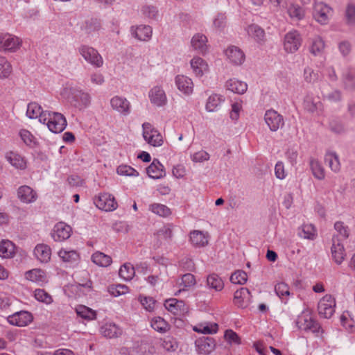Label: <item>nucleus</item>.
Returning a JSON list of instances; mask_svg holds the SVG:
<instances>
[{"instance_id":"nucleus-16","label":"nucleus","mask_w":355,"mask_h":355,"mask_svg":"<svg viewBox=\"0 0 355 355\" xmlns=\"http://www.w3.org/2000/svg\"><path fill=\"white\" fill-rule=\"evenodd\" d=\"M71 95L75 101L74 105L79 109L85 108L91 103V96L87 92L78 89H71Z\"/></svg>"},{"instance_id":"nucleus-18","label":"nucleus","mask_w":355,"mask_h":355,"mask_svg":"<svg viewBox=\"0 0 355 355\" xmlns=\"http://www.w3.org/2000/svg\"><path fill=\"white\" fill-rule=\"evenodd\" d=\"M252 295L249 289L247 288H241L234 293V304L241 308L248 306L251 301Z\"/></svg>"},{"instance_id":"nucleus-53","label":"nucleus","mask_w":355,"mask_h":355,"mask_svg":"<svg viewBox=\"0 0 355 355\" xmlns=\"http://www.w3.org/2000/svg\"><path fill=\"white\" fill-rule=\"evenodd\" d=\"M145 141L153 147L161 146L164 143L162 135H143Z\"/></svg>"},{"instance_id":"nucleus-24","label":"nucleus","mask_w":355,"mask_h":355,"mask_svg":"<svg viewBox=\"0 0 355 355\" xmlns=\"http://www.w3.org/2000/svg\"><path fill=\"white\" fill-rule=\"evenodd\" d=\"M191 68L197 77H202L209 71L207 63L201 58L196 56L190 61Z\"/></svg>"},{"instance_id":"nucleus-1","label":"nucleus","mask_w":355,"mask_h":355,"mask_svg":"<svg viewBox=\"0 0 355 355\" xmlns=\"http://www.w3.org/2000/svg\"><path fill=\"white\" fill-rule=\"evenodd\" d=\"M295 324L299 329L311 331L313 333H318L321 329L309 310H304L297 316Z\"/></svg>"},{"instance_id":"nucleus-56","label":"nucleus","mask_w":355,"mask_h":355,"mask_svg":"<svg viewBox=\"0 0 355 355\" xmlns=\"http://www.w3.org/2000/svg\"><path fill=\"white\" fill-rule=\"evenodd\" d=\"M248 280L247 273L243 270H237L232 274L230 281L235 284H244Z\"/></svg>"},{"instance_id":"nucleus-50","label":"nucleus","mask_w":355,"mask_h":355,"mask_svg":"<svg viewBox=\"0 0 355 355\" xmlns=\"http://www.w3.org/2000/svg\"><path fill=\"white\" fill-rule=\"evenodd\" d=\"M275 291L277 295L282 299L284 303H287L288 296V286L285 282H279L275 285Z\"/></svg>"},{"instance_id":"nucleus-60","label":"nucleus","mask_w":355,"mask_h":355,"mask_svg":"<svg viewBox=\"0 0 355 355\" xmlns=\"http://www.w3.org/2000/svg\"><path fill=\"white\" fill-rule=\"evenodd\" d=\"M242 110V101H236L232 104L230 117L232 121H237Z\"/></svg>"},{"instance_id":"nucleus-37","label":"nucleus","mask_w":355,"mask_h":355,"mask_svg":"<svg viewBox=\"0 0 355 355\" xmlns=\"http://www.w3.org/2000/svg\"><path fill=\"white\" fill-rule=\"evenodd\" d=\"M101 331L103 336L109 338L119 337L122 334V330L114 323L104 324L101 327Z\"/></svg>"},{"instance_id":"nucleus-55","label":"nucleus","mask_w":355,"mask_h":355,"mask_svg":"<svg viewBox=\"0 0 355 355\" xmlns=\"http://www.w3.org/2000/svg\"><path fill=\"white\" fill-rule=\"evenodd\" d=\"M34 297L37 301L46 304H50L53 302L52 297L44 289H35L34 291Z\"/></svg>"},{"instance_id":"nucleus-3","label":"nucleus","mask_w":355,"mask_h":355,"mask_svg":"<svg viewBox=\"0 0 355 355\" xmlns=\"http://www.w3.org/2000/svg\"><path fill=\"white\" fill-rule=\"evenodd\" d=\"M44 124H46L52 133H61L65 129L67 123L66 118L61 113L48 112Z\"/></svg>"},{"instance_id":"nucleus-4","label":"nucleus","mask_w":355,"mask_h":355,"mask_svg":"<svg viewBox=\"0 0 355 355\" xmlns=\"http://www.w3.org/2000/svg\"><path fill=\"white\" fill-rule=\"evenodd\" d=\"M333 9L324 2H316L313 6V16L319 24H327L333 16Z\"/></svg>"},{"instance_id":"nucleus-40","label":"nucleus","mask_w":355,"mask_h":355,"mask_svg":"<svg viewBox=\"0 0 355 355\" xmlns=\"http://www.w3.org/2000/svg\"><path fill=\"white\" fill-rule=\"evenodd\" d=\"M6 159L9 163L17 169L24 170L26 168V162L24 157L13 152L8 153Z\"/></svg>"},{"instance_id":"nucleus-12","label":"nucleus","mask_w":355,"mask_h":355,"mask_svg":"<svg viewBox=\"0 0 355 355\" xmlns=\"http://www.w3.org/2000/svg\"><path fill=\"white\" fill-rule=\"evenodd\" d=\"M303 107L306 111L315 114H320L322 110V104L319 97H315L309 93L304 98Z\"/></svg>"},{"instance_id":"nucleus-14","label":"nucleus","mask_w":355,"mask_h":355,"mask_svg":"<svg viewBox=\"0 0 355 355\" xmlns=\"http://www.w3.org/2000/svg\"><path fill=\"white\" fill-rule=\"evenodd\" d=\"M165 308L175 315H182L188 312V307L182 300L175 298L166 300L164 302Z\"/></svg>"},{"instance_id":"nucleus-36","label":"nucleus","mask_w":355,"mask_h":355,"mask_svg":"<svg viewBox=\"0 0 355 355\" xmlns=\"http://www.w3.org/2000/svg\"><path fill=\"white\" fill-rule=\"evenodd\" d=\"M15 254V245L9 240H2L0 242V257L9 259Z\"/></svg>"},{"instance_id":"nucleus-39","label":"nucleus","mask_w":355,"mask_h":355,"mask_svg":"<svg viewBox=\"0 0 355 355\" xmlns=\"http://www.w3.org/2000/svg\"><path fill=\"white\" fill-rule=\"evenodd\" d=\"M248 35L252 37L256 42L260 43L263 42L265 32L263 28L257 24H250L246 28Z\"/></svg>"},{"instance_id":"nucleus-59","label":"nucleus","mask_w":355,"mask_h":355,"mask_svg":"<svg viewBox=\"0 0 355 355\" xmlns=\"http://www.w3.org/2000/svg\"><path fill=\"white\" fill-rule=\"evenodd\" d=\"M305 15L304 9L299 6L292 5L290 6V17L300 20Z\"/></svg>"},{"instance_id":"nucleus-32","label":"nucleus","mask_w":355,"mask_h":355,"mask_svg":"<svg viewBox=\"0 0 355 355\" xmlns=\"http://www.w3.org/2000/svg\"><path fill=\"white\" fill-rule=\"evenodd\" d=\"M150 178L159 179L165 175L163 165L157 159H154L150 165L146 168Z\"/></svg>"},{"instance_id":"nucleus-22","label":"nucleus","mask_w":355,"mask_h":355,"mask_svg":"<svg viewBox=\"0 0 355 355\" xmlns=\"http://www.w3.org/2000/svg\"><path fill=\"white\" fill-rule=\"evenodd\" d=\"M324 163L335 173H338L341 170V164L338 155L331 150H327L324 157Z\"/></svg>"},{"instance_id":"nucleus-8","label":"nucleus","mask_w":355,"mask_h":355,"mask_svg":"<svg viewBox=\"0 0 355 355\" xmlns=\"http://www.w3.org/2000/svg\"><path fill=\"white\" fill-rule=\"evenodd\" d=\"M21 44V40L18 37L0 33V50L15 51Z\"/></svg>"},{"instance_id":"nucleus-10","label":"nucleus","mask_w":355,"mask_h":355,"mask_svg":"<svg viewBox=\"0 0 355 355\" xmlns=\"http://www.w3.org/2000/svg\"><path fill=\"white\" fill-rule=\"evenodd\" d=\"M264 119L270 130L272 132L277 131L284 125L282 116L274 110H267L265 113Z\"/></svg>"},{"instance_id":"nucleus-46","label":"nucleus","mask_w":355,"mask_h":355,"mask_svg":"<svg viewBox=\"0 0 355 355\" xmlns=\"http://www.w3.org/2000/svg\"><path fill=\"white\" fill-rule=\"evenodd\" d=\"M58 256L64 262H76L79 259L78 252L75 250H66L61 249L58 252Z\"/></svg>"},{"instance_id":"nucleus-28","label":"nucleus","mask_w":355,"mask_h":355,"mask_svg":"<svg viewBox=\"0 0 355 355\" xmlns=\"http://www.w3.org/2000/svg\"><path fill=\"white\" fill-rule=\"evenodd\" d=\"M34 254L40 262L47 263L51 259V249L46 244H37L34 249Z\"/></svg>"},{"instance_id":"nucleus-38","label":"nucleus","mask_w":355,"mask_h":355,"mask_svg":"<svg viewBox=\"0 0 355 355\" xmlns=\"http://www.w3.org/2000/svg\"><path fill=\"white\" fill-rule=\"evenodd\" d=\"M101 23L97 19H89L85 21L81 26L80 29L88 35H92L94 33L97 32L101 28Z\"/></svg>"},{"instance_id":"nucleus-51","label":"nucleus","mask_w":355,"mask_h":355,"mask_svg":"<svg viewBox=\"0 0 355 355\" xmlns=\"http://www.w3.org/2000/svg\"><path fill=\"white\" fill-rule=\"evenodd\" d=\"M76 313L82 318L88 320H94L96 318V312L85 306H80L78 307L76 309Z\"/></svg>"},{"instance_id":"nucleus-49","label":"nucleus","mask_w":355,"mask_h":355,"mask_svg":"<svg viewBox=\"0 0 355 355\" xmlns=\"http://www.w3.org/2000/svg\"><path fill=\"white\" fill-rule=\"evenodd\" d=\"M324 49V42L320 37H315L312 40L310 51L314 55L322 53Z\"/></svg>"},{"instance_id":"nucleus-33","label":"nucleus","mask_w":355,"mask_h":355,"mask_svg":"<svg viewBox=\"0 0 355 355\" xmlns=\"http://www.w3.org/2000/svg\"><path fill=\"white\" fill-rule=\"evenodd\" d=\"M309 166L313 177L318 180L325 178V170L320 161L315 157H310Z\"/></svg>"},{"instance_id":"nucleus-61","label":"nucleus","mask_w":355,"mask_h":355,"mask_svg":"<svg viewBox=\"0 0 355 355\" xmlns=\"http://www.w3.org/2000/svg\"><path fill=\"white\" fill-rule=\"evenodd\" d=\"M117 173L121 175L137 176L139 173L131 166L127 165L119 166L116 169Z\"/></svg>"},{"instance_id":"nucleus-20","label":"nucleus","mask_w":355,"mask_h":355,"mask_svg":"<svg viewBox=\"0 0 355 355\" xmlns=\"http://www.w3.org/2000/svg\"><path fill=\"white\" fill-rule=\"evenodd\" d=\"M334 228L335 232L332 236V241L340 240V242H343L349 237L350 230L344 222L336 221L334 223Z\"/></svg>"},{"instance_id":"nucleus-11","label":"nucleus","mask_w":355,"mask_h":355,"mask_svg":"<svg viewBox=\"0 0 355 355\" xmlns=\"http://www.w3.org/2000/svg\"><path fill=\"white\" fill-rule=\"evenodd\" d=\"M7 320L8 322L12 325L24 327L32 322L33 315L28 311H21L9 315Z\"/></svg>"},{"instance_id":"nucleus-21","label":"nucleus","mask_w":355,"mask_h":355,"mask_svg":"<svg viewBox=\"0 0 355 355\" xmlns=\"http://www.w3.org/2000/svg\"><path fill=\"white\" fill-rule=\"evenodd\" d=\"M17 197L24 203L34 202L37 198V193L30 187L24 185L17 189Z\"/></svg>"},{"instance_id":"nucleus-2","label":"nucleus","mask_w":355,"mask_h":355,"mask_svg":"<svg viewBox=\"0 0 355 355\" xmlns=\"http://www.w3.org/2000/svg\"><path fill=\"white\" fill-rule=\"evenodd\" d=\"M78 50L84 60L93 67L100 68L103 65V59L96 49L83 44L78 47Z\"/></svg>"},{"instance_id":"nucleus-23","label":"nucleus","mask_w":355,"mask_h":355,"mask_svg":"<svg viewBox=\"0 0 355 355\" xmlns=\"http://www.w3.org/2000/svg\"><path fill=\"white\" fill-rule=\"evenodd\" d=\"M207 38L201 33L195 34L191 40V46L193 50L199 53L205 54L207 50Z\"/></svg>"},{"instance_id":"nucleus-34","label":"nucleus","mask_w":355,"mask_h":355,"mask_svg":"<svg viewBox=\"0 0 355 355\" xmlns=\"http://www.w3.org/2000/svg\"><path fill=\"white\" fill-rule=\"evenodd\" d=\"M190 241L196 247H204L208 244V235L202 231L193 230L190 233Z\"/></svg>"},{"instance_id":"nucleus-41","label":"nucleus","mask_w":355,"mask_h":355,"mask_svg":"<svg viewBox=\"0 0 355 355\" xmlns=\"http://www.w3.org/2000/svg\"><path fill=\"white\" fill-rule=\"evenodd\" d=\"M25 277L26 279L36 283H43L46 280L45 272L37 268L26 272Z\"/></svg>"},{"instance_id":"nucleus-47","label":"nucleus","mask_w":355,"mask_h":355,"mask_svg":"<svg viewBox=\"0 0 355 355\" xmlns=\"http://www.w3.org/2000/svg\"><path fill=\"white\" fill-rule=\"evenodd\" d=\"M135 273L134 267L129 263H124L121 266L119 271V276L126 281L132 279Z\"/></svg>"},{"instance_id":"nucleus-35","label":"nucleus","mask_w":355,"mask_h":355,"mask_svg":"<svg viewBox=\"0 0 355 355\" xmlns=\"http://www.w3.org/2000/svg\"><path fill=\"white\" fill-rule=\"evenodd\" d=\"M207 286L216 292L222 291L224 288V282L222 278L216 273H211L207 277Z\"/></svg>"},{"instance_id":"nucleus-27","label":"nucleus","mask_w":355,"mask_h":355,"mask_svg":"<svg viewBox=\"0 0 355 355\" xmlns=\"http://www.w3.org/2000/svg\"><path fill=\"white\" fill-rule=\"evenodd\" d=\"M225 87L227 90L238 94H243L248 89L247 83L236 78L227 80Z\"/></svg>"},{"instance_id":"nucleus-29","label":"nucleus","mask_w":355,"mask_h":355,"mask_svg":"<svg viewBox=\"0 0 355 355\" xmlns=\"http://www.w3.org/2000/svg\"><path fill=\"white\" fill-rule=\"evenodd\" d=\"M175 84L178 89L186 94H190L193 92V83L192 80L187 76L183 75L177 76Z\"/></svg>"},{"instance_id":"nucleus-17","label":"nucleus","mask_w":355,"mask_h":355,"mask_svg":"<svg viewBox=\"0 0 355 355\" xmlns=\"http://www.w3.org/2000/svg\"><path fill=\"white\" fill-rule=\"evenodd\" d=\"M130 33L132 37L139 41L146 42L150 40L153 33V29L148 25H139L137 26H131Z\"/></svg>"},{"instance_id":"nucleus-15","label":"nucleus","mask_w":355,"mask_h":355,"mask_svg":"<svg viewBox=\"0 0 355 355\" xmlns=\"http://www.w3.org/2000/svg\"><path fill=\"white\" fill-rule=\"evenodd\" d=\"M148 98L152 104L161 107L166 105L167 102L165 92L160 86H155L148 92Z\"/></svg>"},{"instance_id":"nucleus-26","label":"nucleus","mask_w":355,"mask_h":355,"mask_svg":"<svg viewBox=\"0 0 355 355\" xmlns=\"http://www.w3.org/2000/svg\"><path fill=\"white\" fill-rule=\"evenodd\" d=\"M196 346L199 353L208 354L215 348V341L209 337H203L197 339L195 342Z\"/></svg>"},{"instance_id":"nucleus-6","label":"nucleus","mask_w":355,"mask_h":355,"mask_svg":"<svg viewBox=\"0 0 355 355\" xmlns=\"http://www.w3.org/2000/svg\"><path fill=\"white\" fill-rule=\"evenodd\" d=\"M95 205L101 210L112 211L117 208V202L114 197L107 193H99L94 198Z\"/></svg>"},{"instance_id":"nucleus-31","label":"nucleus","mask_w":355,"mask_h":355,"mask_svg":"<svg viewBox=\"0 0 355 355\" xmlns=\"http://www.w3.org/2000/svg\"><path fill=\"white\" fill-rule=\"evenodd\" d=\"M224 101L225 97L223 95L212 94L207 100L205 109L208 112H216Z\"/></svg>"},{"instance_id":"nucleus-64","label":"nucleus","mask_w":355,"mask_h":355,"mask_svg":"<svg viewBox=\"0 0 355 355\" xmlns=\"http://www.w3.org/2000/svg\"><path fill=\"white\" fill-rule=\"evenodd\" d=\"M225 338L227 341L230 343L239 345L241 343V338L238 334L232 329H227L225 332Z\"/></svg>"},{"instance_id":"nucleus-19","label":"nucleus","mask_w":355,"mask_h":355,"mask_svg":"<svg viewBox=\"0 0 355 355\" xmlns=\"http://www.w3.org/2000/svg\"><path fill=\"white\" fill-rule=\"evenodd\" d=\"M225 55L229 61L234 65H240L245 60V54L243 51L237 46H231L225 51Z\"/></svg>"},{"instance_id":"nucleus-30","label":"nucleus","mask_w":355,"mask_h":355,"mask_svg":"<svg viewBox=\"0 0 355 355\" xmlns=\"http://www.w3.org/2000/svg\"><path fill=\"white\" fill-rule=\"evenodd\" d=\"M297 235L304 239L313 241L318 236L315 227L312 224H303L297 229Z\"/></svg>"},{"instance_id":"nucleus-43","label":"nucleus","mask_w":355,"mask_h":355,"mask_svg":"<svg viewBox=\"0 0 355 355\" xmlns=\"http://www.w3.org/2000/svg\"><path fill=\"white\" fill-rule=\"evenodd\" d=\"M196 284V279L193 275L191 273H187L182 275L181 278V282L179 283L180 287L175 293V295H178L182 291H185L188 288H190Z\"/></svg>"},{"instance_id":"nucleus-9","label":"nucleus","mask_w":355,"mask_h":355,"mask_svg":"<svg viewBox=\"0 0 355 355\" xmlns=\"http://www.w3.org/2000/svg\"><path fill=\"white\" fill-rule=\"evenodd\" d=\"M72 228L64 222L56 223L51 232V236L55 241H64L71 234Z\"/></svg>"},{"instance_id":"nucleus-5","label":"nucleus","mask_w":355,"mask_h":355,"mask_svg":"<svg viewBox=\"0 0 355 355\" xmlns=\"http://www.w3.org/2000/svg\"><path fill=\"white\" fill-rule=\"evenodd\" d=\"M336 306L335 298L331 295L327 294L318 302V313L321 317L330 318L335 313Z\"/></svg>"},{"instance_id":"nucleus-44","label":"nucleus","mask_w":355,"mask_h":355,"mask_svg":"<svg viewBox=\"0 0 355 355\" xmlns=\"http://www.w3.org/2000/svg\"><path fill=\"white\" fill-rule=\"evenodd\" d=\"M151 327L160 333H166L170 329L169 324L161 317L154 318L151 321Z\"/></svg>"},{"instance_id":"nucleus-7","label":"nucleus","mask_w":355,"mask_h":355,"mask_svg":"<svg viewBox=\"0 0 355 355\" xmlns=\"http://www.w3.org/2000/svg\"><path fill=\"white\" fill-rule=\"evenodd\" d=\"M110 104L113 110L122 116H128L131 112V104L129 101L121 96L116 95L111 98Z\"/></svg>"},{"instance_id":"nucleus-63","label":"nucleus","mask_w":355,"mask_h":355,"mask_svg":"<svg viewBox=\"0 0 355 355\" xmlns=\"http://www.w3.org/2000/svg\"><path fill=\"white\" fill-rule=\"evenodd\" d=\"M142 306L148 311H152L155 306V300L150 297H139Z\"/></svg>"},{"instance_id":"nucleus-13","label":"nucleus","mask_w":355,"mask_h":355,"mask_svg":"<svg viewBox=\"0 0 355 355\" xmlns=\"http://www.w3.org/2000/svg\"><path fill=\"white\" fill-rule=\"evenodd\" d=\"M47 112L36 102H31L27 105L26 116L31 119H39V121L43 124L46 123Z\"/></svg>"},{"instance_id":"nucleus-58","label":"nucleus","mask_w":355,"mask_h":355,"mask_svg":"<svg viewBox=\"0 0 355 355\" xmlns=\"http://www.w3.org/2000/svg\"><path fill=\"white\" fill-rule=\"evenodd\" d=\"M141 12L145 17L149 19H155L158 15L157 8L152 5L144 6L141 8Z\"/></svg>"},{"instance_id":"nucleus-54","label":"nucleus","mask_w":355,"mask_h":355,"mask_svg":"<svg viewBox=\"0 0 355 355\" xmlns=\"http://www.w3.org/2000/svg\"><path fill=\"white\" fill-rule=\"evenodd\" d=\"M12 72V66L5 57L0 56V78H7Z\"/></svg>"},{"instance_id":"nucleus-42","label":"nucleus","mask_w":355,"mask_h":355,"mask_svg":"<svg viewBox=\"0 0 355 355\" xmlns=\"http://www.w3.org/2000/svg\"><path fill=\"white\" fill-rule=\"evenodd\" d=\"M92 261L101 267H107L112 263L111 257L101 252H96L92 256Z\"/></svg>"},{"instance_id":"nucleus-25","label":"nucleus","mask_w":355,"mask_h":355,"mask_svg":"<svg viewBox=\"0 0 355 355\" xmlns=\"http://www.w3.org/2000/svg\"><path fill=\"white\" fill-rule=\"evenodd\" d=\"M331 252L332 258L337 264H340L345 259V250L343 242H340V240L332 241Z\"/></svg>"},{"instance_id":"nucleus-45","label":"nucleus","mask_w":355,"mask_h":355,"mask_svg":"<svg viewBox=\"0 0 355 355\" xmlns=\"http://www.w3.org/2000/svg\"><path fill=\"white\" fill-rule=\"evenodd\" d=\"M218 327V326L216 323L200 324L198 326H195L193 329L194 331L198 333L212 334L217 332Z\"/></svg>"},{"instance_id":"nucleus-57","label":"nucleus","mask_w":355,"mask_h":355,"mask_svg":"<svg viewBox=\"0 0 355 355\" xmlns=\"http://www.w3.org/2000/svg\"><path fill=\"white\" fill-rule=\"evenodd\" d=\"M162 347L168 352H175L178 347V344L174 338L166 336L163 340Z\"/></svg>"},{"instance_id":"nucleus-62","label":"nucleus","mask_w":355,"mask_h":355,"mask_svg":"<svg viewBox=\"0 0 355 355\" xmlns=\"http://www.w3.org/2000/svg\"><path fill=\"white\" fill-rule=\"evenodd\" d=\"M304 80L307 83H315L319 78V75L315 73L311 68L306 67L304 70Z\"/></svg>"},{"instance_id":"nucleus-48","label":"nucleus","mask_w":355,"mask_h":355,"mask_svg":"<svg viewBox=\"0 0 355 355\" xmlns=\"http://www.w3.org/2000/svg\"><path fill=\"white\" fill-rule=\"evenodd\" d=\"M302 42V37L297 31H290V52L297 51Z\"/></svg>"},{"instance_id":"nucleus-52","label":"nucleus","mask_w":355,"mask_h":355,"mask_svg":"<svg viewBox=\"0 0 355 355\" xmlns=\"http://www.w3.org/2000/svg\"><path fill=\"white\" fill-rule=\"evenodd\" d=\"M150 209L153 213L162 217H167L171 214V209L167 206L162 204H153L150 206Z\"/></svg>"}]
</instances>
